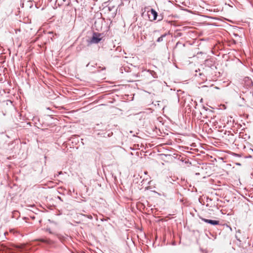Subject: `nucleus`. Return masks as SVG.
Wrapping results in <instances>:
<instances>
[{"label":"nucleus","mask_w":253,"mask_h":253,"mask_svg":"<svg viewBox=\"0 0 253 253\" xmlns=\"http://www.w3.org/2000/svg\"><path fill=\"white\" fill-rule=\"evenodd\" d=\"M148 13L149 18H151V15L152 16L151 20H156L158 14L157 12L154 9H151L150 11H148Z\"/></svg>","instance_id":"nucleus-3"},{"label":"nucleus","mask_w":253,"mask_h":253,"mask_svg":"<svg viewBox=\"0 0 253 253\" xmlns=\"http://www.w3.org/2000/svg\"><path fill=\"white\" fill-rule=\"evenodd\" d=\"M61 173H62V171H60V172H59L58 173V174H61Z\"/></svg>","instance_id":"nucleus-7"},{"label":"nucleus","mask_w":253,"mask_h":253,"mask_svg":"<svg viewBox=\"0 0 253 253\" xmlns=\"http://www.w3.org/2000/svg\"><path fill=\"white\" fill-rule=\"evenodd\" d=\"M47 230L48 231V232H49L50 233H51V231H50V229H47Z\"/></svg>","instance_id":"nucleus-6"},{"label":"nucleus","mask_w":253,"mask_h":253,"mask_svg":"<svg viewBox=\"0 0 253 253\" xmlns=\"http://www.w3.org/2000/svg\"><path fill=\"white\" fill-rule=\"evenodd\" d=\"M202 220L204 221V222L211 224L213 225H216L219 224V221L218 220H211V219H208L204 218H201Z\"/></svg>","instance_id":"nucleus-2"},{"label":"nucleus","mask_w":253,"mask_h":253,"mask_svg":"<svg viewBox=\"0 0 253 253\" xmlns=\"http://www.w3.org/2000/svg\"><path fill=\"white\" fill-rule=\"evenodd\" d=\"M166 36V34H164V35H162L161 37H160L157 40V42H162L163 40V39L164 37H165Z\"/></svg>","instance_id":"nucleus-4"},{"label":"nucleus","mask_w":253,"mask_h":253,"mask_svg":"<svg viewBox=\"0 0 253 253\" xmlns=\"http://www.w3.org/2000/svg\"><path fill=\"white\" fill-rule=\"evenodd\" d=\"M40 240L42 242H44L47 244H51V241L49 239H41Z\"/></svg>","instance_id":"nucleus-5"},{"label":"nucleus","mask_w":253,"mask_h":253,"mask_svg":"<svg viewBox=\"0 0 253 253\" xmlns=\"http://www.w3.org/2000/svg\"><path fill=\"white\" fill-rule=\"evenodd\" d=\"M102 39V34L93 33L92 38L90 39V43H98Z\"/></svg>","instance_id":"nucleus-1"}]
</instances>
